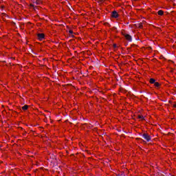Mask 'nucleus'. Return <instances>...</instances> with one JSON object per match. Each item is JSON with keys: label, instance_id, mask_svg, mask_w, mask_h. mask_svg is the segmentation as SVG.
<instances>
[{"label": "nucleus", "instance_id": "1", "mask_svg": "<svg viewBox=\"0 0 176 176\" xmlns=\"http://www.w3.org/2000/svg\"><path fill=\"white\" fill-rule=\"evenodd\" d=\"M122 34L123 36H124V38L126 39V41H129V42H131L132 38L130 36V34L124 33V32H122Z\"/></svg>", "mask_w": 176, "mask_h": 176}, {"label": "nucleus", "instance_id": "2", "mask_svg": "<svg viewBox=\"0 0 176 176\" xmlns=\"http://www.w3.org/2000/svg\"><path fill=\"white\" fill-rule=\"evenodd\" d=\"M37 38L38 41H43L45 39V34L43 33L38 34Z\"/></svg>", "mask_w": 176, "mask_h": 176}, {"label": "nucleus", "instance_id": "3", "mask_svg": "<svg viewBox=\"0 0 176 176\" xmlns=\"http://www.w3.org/2000/svg\"><path fill=\"white\" fill-rule=\"evenodd\" d=\"M143 138L146 140L148 142L151 140V136L146 133L143 134Z\"/></svg>", "mask_w": 176, "mask_h": 176}, {"label": "nucleus", "instance_id": "4", "mask_svg": "<svg viewBox=\"0 0 176 176\" xmlns=\"http://www.w3.org/2000/svg\"><path fill=\"white\" fill-rule=\"evenodd\" d=\"M112 17H114V19H118L119 17V14L116 11H113L111 14Z\"/></svg>", "mask_w": 176, "mask_h": 176}, {"label": "nucleus", "instance_id": "5", "mask_svg": "<svg viewBox=\"0 0 176 176\" xmlns=\"http://www.w3.org/2000/svg\"><path fill=\"white\" fill-rule=\"evenodd\" d=\"M158 14L159 16H163V14H164V12H163V10H159L158 11Z\"/></svg>", "mask_w": 176, "mask_h": 176}, {"label": "nucleus", "instance_id": "6", "mask_svg": "<svg viewBox=\"0 0 176 176\" xmlns=\"http://www.w3.org/2000/svg\"><path fill=\"white\" fill-rule=\"evenodd\" d=\"M22 109H23V111H27L28 109V105H24L22 107Z\"/></svg>", "mask_w": 176, "mask_h": 176}, {"label": "nucleus", "instance_id": "7", "mask_svg": "<svg viewBox=\"0 0 176 176\" xmlns=\"http://www.w3.org/2000/svg\"><path fill=\"white\" fill-rule=\"evenodd\" d=\"M154 85L155 86V87H160V84L159 82H155L154 83Z\"/></svg>", "mask_w": 176, "mask_h": 176}, {"label": "nucleus", "instance_id": "8", "mask_svg": "<svg viewBox=\"0 0 176 176\" xmlns=\"http://www.w3.org/2000/svg\"><path fill=\"white\" fill-rule=\"evenodd\" d=\"M150 83H152V84H155V79H153V78H151L150 79Z\"/></svg>", "mask_w": 176, "mask_h": 176}, {"label": "nucleus", "instance_id": "9", "mask_svg": "<svg viewBox=\"0 0 176 176\" xmlns=\"http://www.w3.org/2000/svg\"><path fill=\"white\" fill-rule=\"evenodd\" d=\"M138 119H140V120H144V116H138Z\"/></svg>", "mask_w": 176, "mask_h": 176}, {"label": "nucleus", "instance_id": "10", "mask_svg": "<svg viewBox=\"0 0 176 176\" xmlns=\"http://www.w3.org/2000/svg\"><path fill=\"white\" fill-rule=\"evenodd\" d=\"M104 1H105V0H98V2L102 3V2H104Z\"/></svg>", "mask_w": 176, "mask_h": 176}, {"label": "nucleus", "instance_id": "11", "mask_svg": "<svg viewBox=\"0 0 176 176\" xmlns=\"http://www.w3.org/2000/svg\"><path fill=\"white\" fill-rule=\"evenodd\" d=\"M69 34H74V32L72 30L69 31Z\"/></svg>", "mask_w": 176, "mask_h": 176}, {"label": "nucleus", "instance_id": "12", "mask_svg": "<svg viewBox=\"0 0 176 176\" xmlns=\"http://www.w3.org/2000/svg\"><path fill=\"white\" fill-rule=\"evenodd\" d=\"M173 108H176V104H173Z\"/></svg>", "mask_w": 176, "mask_h": 176}]
</instances>
